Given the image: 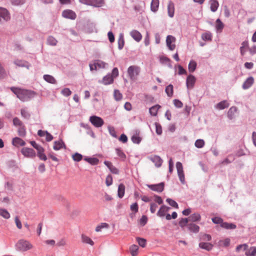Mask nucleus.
<instances>
[{
    "label": "nucleus",
    "mask_w": 256,
    "mask_h": 256,
    "mask_svg": "<svg viewBox=\"0 0 256 256\" xmlns=\"http://www.w3.org/2000/svg\"><path fill=\"white\" fill-rule=\"evenodd\" d=\"M0 216L6 219L10 218V213L4 208H0Z\"/></svg>",
    "instance_id": "4c0bfd02"
},
{
    "label": "nucleus",
    "mask_w": 256,
    "mask_h": 256,
    "mask_svg": "<svg viewBox=\"0 0 256 256\" xmlns=\"http://www.w3.org/2000/svg\"><path fill=\"white\" fill-rule=\"evenodd\" d=\"M114 96L115 100L117 101L122 100V94L118 90H114Z\"/></svg>",
    "instance_id": "de8ad7c7"
},
{
    "label": "nucleus",
    "mask_w": 256,
    "mask_h": 256,
    "mask_svg": "<svg viewBox=\"0 0 256 256\" xmlns=\"http://www.w3.org/2000/svg\"><path fill=\"white\" fill-rule=\"evenodd\" d=\"M254 82V78L252 77H249L246 80L243 84L242 88L244 90H246L250 88Z\"/></svg>",
    "instance_id": "2eb2a0df"
},
{
    "label": "nucleus",
    "mask_w": 256,
    "mask_h": 256,
    "mask_svg": "<svg viewBox=\"0 0 256 256\" xmlns=\"http://www.w3.org/2000/svg\"><path fill=\"white\" fill-rule=\"evenodd\" d=\"M13 124L16 126H22V122L18 118H14L13 119Z\"/></svg>",
    "instance_id": "69168bd1"
},
{
    "label": "nucleus",
    "mask_w": 256,
    "mask_h": 256,
    "mask_svg": "<svg viewBox=\"0 0 256 256\" xmlns=\"http://www.w3.org/2000/svg\"><path fill=\"white\" fill-rule=\"evenodd\" d=\"M125 192V186L124 184H120L118 186V196L120 198H122Z\"/></svg>",
    "instance_id": "c756f323"
},
{
    "label": "nucleus",
    "mask_w": 256,
    "mask_h": 256,
    "mask_svg": "<svg viewBox=\"0 0 256 256\" xmlns=\"http://www.w3.org/2000/svg\"><path fill=\"white\" fill-rule=\"evenodd\" d=\"M188 230L193 232L197 233L199 232L200 230V227L198 225L191 223L188 224Z\"/></svg>",
    "instance_id": "393cba45"
},
{
    "label": "nucleus",
    "mask_w": 256,
    "mask_h": 256,
    "mask_svg": "<svg viewBox=\"0 0 256 256\" xmlns=\"http://www.w3.org/2000/svg\"><path fill=\"white\" fill-rule=\"evenodd\" d=\"M104 164L108 168L110 169V171L114 174H118L119 170H118L114 166L112 165L111 162L108 161H105L104 162Z\"/></svg>",
    "instance_id": "dca6fc26"
},
{
    "label": "nucleus",
    "mask_w": 256,
    "mask_h": 256,
    "mask_svg": "<svg viewBox=\"0 0 256 256\" xmlns=\"http://www.w3.org/2000/svg\"><path fill=\"white\" fill-rule=\"evenodd\" d=\"M90 122L96 128H100L104 124V120L100 117L92 116L90 118Z\"/></svg>",
    "instance_id": "20e7f679"
},
{
    "label": "nucleus",
    "mask_w": 256,
    "mask_h": 256,
    "mask_svg": "<svg viewBox=\"0 0 256 256\" xmlns=\"http://www.w3.org/2000/svg\"><path fill=\"white\" fill-rule=\"evenodd\" d=\"M196 66V63L194 60H191L188 64V70L190 72H193L195 70Z\"/></svg>",
    "instance_id": "c03bdc74"
},
{
    "label": "nucleus",
    "mask_w": 256,
    "mask_h": 256,
    "mask_svg": "<svg viewBox=\"0 0 256 256\" xmlns=\"http://www.w3.org/2000/svg\"><path fill=\"white\" fill-rule=\"evenodd\" d=\"M237 108L236 106H232L228 112V116L230 120L233 119L235 117V114L236 112Z\"/></svg>",
    "instance_id": "aec40b11"
},
{
    "label": "nucleus",
    "mask_w": 256,
    "mask_h": 256,
    "mask_svg": "<svg viewBox=\"0 0 256 256\" xmlns=\"http://www.w3.org/2000/svg\"><path fill=\"white\" fill-rule=\"evenodd\" d=\"M113 81H114V78L112 77V76H111L110 74H108L103 78L102 82L104 84L106 85V84H112L113 82Z\"/></svg>",
    "instance_id": "cd10ccee"
},
{
    "label": "nucleus",
    "mask_w": 256,
    "mask_h": 256,
    "mask_svg": "<svg viewBox=\"0 0 256 256\" xmlns=\"http://www.w3.org/2000/svg\"><path fill=\"white\" fill-rule=\"evenodd\" d=\"M176 168L179 179L182 183L184 184L185 178L182 164L180 162H177L176 164Z\"/></svg>",
    "instance_id": "39448f33"
},
{
    "label": "nucleus",
    "mask_w": 256,
    "mask_h": 256,
    "mask_svg": "<svg viewBox=\"0 0 256 256\" xmlns=\"http://www.w3.org/2000/svg\"><path fill=\"white\" fill-rule=\"evenodd\" d=\"M245 254L246 256H254L256 254V247H250L248 250L246 251Z\"/></svg>",
    "instance_id": "f704fd0d"
},
{
    "label": "nucleus",
    "mask_w": 256,
    "mask_h": 256,
    "mask_svg": "<svg viewBox=\"0 0 256 256\" xmlns=\"http://www.w3.org/2000/svg\"><path fill=\"white\" fill-rule=\"evenodd\" d=\"M188 220L187 218H182L179 222V225L182 228H184L188 223Z\"/></svg>",
    "instance_id": "603ef678"
},
{
    "label": "nucleus",
    "mask_w": 256,
    "mask_h": 256,
    "mask_svg": "<svg viewBox=\"0 0 256 256\" xmlns=\"http://www.w3.org/2000/svg\"><path fill=\"white\" fill-rule=\"evenodd\" d=\"M130 35L137 42H140L142 38V35L136 30H132Z\"/></svg>",
    "instance_id": "f8f14e48"
},
{
    "label": "nucleus",
    "mask_w": 256,
    "mask_h": 256,
    "mask_svg": "<svg viewBox=\"0 0 256 256\" xmlns=\"http://www.w3.org/2000/svg\"><path fill=\"white\" fill-rule=\"evenodd\" d=\"M84 160L92 165H96L99 162V160L95 158H85Z\"/></svg>",
    "instance_id": "2f4dec72"
},
{
    "label": "nucleus",
    "mask_w": 256,
    "mask_h": 256,
    "mask_svg": "<svg viewBox=\"0 0 256 256\" xmlns=\"http://www.w3.org/2000/svg\"><path fill=\"white\" fill-rule=\"evenodd\" d=\"M14 222H15L16 224V227L20 230L22 229V224L20 220V219L18 216H16L14 218Z\"/></svg>",
    "instance_id": "bf43d9fd"
},
{
    "label": "nucleus",
    "mask_w": 256,
    "mask_h": 256,
    "mask_svg": "<svg viewBox=\"0 0 256 256\" xmlns=\"http://www.w3.org/2000/svg\"><path fill=\"white\" fill-rule=\"evenodd\" d=\"M230 240L229 238H226L224 240H220L218 242L219 247H227L230 244Z\"/></svg>",
    "instance_id": "4be33fe9"
},
{
    "label": "nucleus",
    "mask_w": 256,
    "mask_h": 256,
    "mask_svg": "<svg viewBox=\"0 0 256 256\" xmlns=\"http://www.w3.org/2000/svg\"><path fill=\"white\" fill-rule=\"evenodd\" d=\"M138 246L133 244L130 248V252L132 256H136L138 254Z\"/></svg>",
    "instance_id": "e433bc0d"
},
{
    "label": "nucleus",
    "mask_w": 256,
    "mask_h": 256,
    "mask_svg": "<svg viewBox=\"0 0 256 256\" xmlns=\"http://www.w3.org/2000/svg\"><path fill=\"white\" fill-rule=\"evenodd\" d=\"M160 108V106L158 104L151 107L149 110L150 114L152 116H156Z\"/></svg>",
    "instance_id": "bb28decb"
},
{
    "label": "nucleus",
    "mask_w": 256,
    "mask_h": 256,
    "mask_svg": "<svg viewBox=\"0 0 256 256\" xmlns=\"http://www.w3.org/2000/svg\"><path fill=\"white\" fill-rule=\"evenodd\" d=\"M12 143L16 146H24L26 144V142L22 139L18 137L12 139Z\"/></svg>",
    "instance_id": "f3484780"
},
{
    "label": "nucleus",
    "mask_w": 256,
    "mask_h": 256,
    "mask_svg": "<svg viewBox=\"0 0 256 256\" xmlns=\"http://www.w3.org/2000/svg\"><path fill=\"white\" fill-rule=\"evenodd\" d=\"M165 91L168 96L172 97L174 92L172 85L169 84L168 86H167L166 88Z\"/></svg>",
    "instance_id": "58836bf2"
},
{
    "label": "nucleus",
    "mask_w": 256,
    "mask_h": 256,
    "mask_svg": "<svg viewBox=\"0 0 256 256\" xmlns=\"http://www.w3.org/2000/svg\"><path fill=\"white\" fill-rule=\"evenodd\" d=\"M20 113H21V115L24 118H26V119H29L30 116V114L28 112L25 108H22L21 110V111H20Z\"/></svg>",
    "instance_id": "a18cd8bd"
},
{
    "label": "nucleus",
    "mask_w": 256,
    "mask_h": 256,
    "mask_svg": "<svg viewBox=\"0 0 256 256\" xmlns=\"http://www.w3.org/2000/svg\"><path fill=\"white\" fill-rule=\"evenodd\" d=\"M81 238L82 242L89 244L91 246H93L94 244V242L90 239V238L86 236V235L82 234Z\"/></svg>",
    "instance_id": "5701e85b"
},
{
    "label": "nucleus",
    "mask_w": 256,
    "mask_h": 256,
    "mask_svg": "<svg viewBox=\"0 0 256 256\" xmlns=\"http://www.w3.org/2000/svg\"><path fill=\"white\" fill-rule=\"evenodd\" d=\"M48 44L51 46H56L58 42L57 40L53 36H50L47 40Z\"/></svg>",
    "instance_id": "37998d69"
},
{
    "label": "nucleus",
    "mask_w": 256,
    "mask_h": 256,
    "mask_svg": "<svg viewBox=\"0 0 256 256\" xmlns=\"http://www.w3.org/2000/svg\"><path fill=\"white\" fill-rule=\"evenodd\" d=\"M204 145V142L203 140H198L195 142V146L198 148H202Z\"/></svg>",
    "instance_id": "3c124183"
},
{
    "label": "nucleus",
    "mask_w": 256,
    "mask_h": 256,
    "mask_svg": "<svg viewBox=\"0 0 256 256\" xmlns=\"http://www.w3.org/2000/svg\"><path fill=\"white\" fill-rule=\"evenodd\" d=\"M94 63L96 66L97 69L104 68L106 65V63L100 60H96Z\"/></svg>",
    "instance_id": "09e8293b"
},
{
    "label": "nucleus",
    "mask_w": 256,
    "mask_h": 256,
    "mask_svg": "<svg viewBox=\"0 0 256 256\" xmlns=\"http://www.w3.org/2000/svg\"><path fill=\"white\" fill-rule=\"evenodd\" d=\"M210 10L213 12H215L219 6L218 2L216 0H210Z\"/></svg>",
    "instance_id": "a878e982"
},
{
    "label": "nucleus",
    "mask_w": 256,
    "mask_h": 256,
    "mask_svg": "<svg viewBox=\"0 0 256 256\" xmlns=\"http://www.w3.org/2000/svg\"><path fill=\"white\" fill-rule=\"evenodd\" d=\"M148 186L152 190L161 192L164 190V182H160L156 184H149L148 185Z\"/></svg>",
    "instance_id": "9d476101"
},
{
    "label": "nucleus",
    "mask_w": 256,
    "mask_h": 256,
    "mask_svg": "<svg viewBox=\"0 0 256 256\" xmlns=\"http://www.w3.org/2000/svg\"><path fill=\"white\" fill-rule=\"evenodd\" d=\"M18 133L20 136H24L26 135V129L24 126H21L18 128Z\"/></svg>",
    "instance_id": "680f3d73"
},
{
    "label": "nucleus",
    "mask_w": 256,
    "mask_h": 256,
    "mask_svg": "<svg viewBox=\"0 0 256 256\" xmlns=\"http://www.w3.org/2000/svg\"><path fill=\"white\" fill-rule=\"evenodd\" d=\"M151 160L155 163L156 166H160L162 164V160L158 156H154L151 158Z\"/></svg>",
    "instance_id": "72a5a7b5"
},
{
    "label": "nucleus",
    "mask_w": 256,
    "mask_h": 256,
    "mask_svg": "<svg viewBox=\"0 0 256 256\" xmlns=\"http://www.w3.org/2000/svg\"><path fill=\"white\" fill-rule=\"evenodd\" d=\"M140 72V68L136 66H130L128 69V74L130 78L132 80H136Z\"/></svg>",
    "instance_id": "f03ea898"
},
{
    "label": "nucleus",
    "mask_w": 256,
    "mask_h": 256,
    "mask_svg": "<svg viewBox=\"0 0 256 256\" xmlns=\"http://www.w3.org/2000/svg\"><path fill=\"white\" fill-rule=\"evenodd\" d=\"M159 6V0H152L150 8L152 12H156L158 10Z\"/></svg>",
    "instance_id": "c85d7f7f"
},
{
    "label": "nucleus",
    "mask_w": 256,
    "mask_h": 256,
    "mask_svg": "<svg viewBox=\"0 0 256 256\" xmlns=\"http://www.w3.org/2000/svg\"><path fill=\"white\" fill-rule=\"evenodd\" d=\"M10 19V14L6 9L0 7V22L8 21Z\"/></svg>",
    "instance_id": "6e6552de"
},
{
    "label": "nucleus",
    "mask_w": 256,
    "mask_h": 256,
    "mask_svg": "<svg viewBox=\"0 0 256 256\" xmlns=\"http://www.w3.org/2000/svg\"><path fill=\"white\" fill-rule=\"evenodd\" d=\"M80 1L83 4L94 6H100L103 4V0H80Z\"/></svg>",
    "instance_id": "0eeeda50"
},
{
    "label": "nucleus",
    "mask_w": 256,
    "mask_h": 256,
    "mask_svg": "<svg viewBox=\"0 0 256 256\" xmlns=\"http://www.w3.org/2000/svg\"><path fill=\"white\" fill-rule=\"evenodd\" d=\"M154 202L158 204H162L163 203V200L162 198L158 196L154 195Z\"/></svg>",
    "instance_id": "0e129e2a"
},
{
    "label": "nucleus",
    "mask_w": 256,
    "mask_h": 256,
    "mask_svg": "<svg viewBox=\"0 0 256 256\" xmlns=\"http://www.w3.org/2000/svg\"><path fill=\"white\" fill-rule=\"evenodd\" d=\"M132 140L135 144H139L141 141L140 138L138 135L133 136L132 137Z\"/></svg>",
    "instance_id": "052dcab7"
},
{
    "label": "nucleus",
    "mask_w": 256,
    "mask_h": 256,
    "mask_svg": "<svg viewBox=\"0 0 256 256\" xmlns=\"http://www.w3.org/2000/svg\"><path fill=\"white\" fill-rule=\"evenodd\" d=\"M224 27L223 23L220 21V19H218L216 20V29L218 32H222V30Z\"/></svg>",
    "instance_id": "79ce46f5"
},
{
    "label": "nucleus",
    "mask_w": 256,
    "mask_h": 256,
    "mask_svg": "<svg viewBox=\"0 0 256 256\" xmlns=\"http://www.w3.org/2000/svg\"><path fill=\"white\" fill-rule=\"evenodd\" d=\"M62 16L65 18L71 20H74L76 18V14L75 12L70 10H64L62 13Z\"/></svg>",
    "instance_id": "9b49d317"
},
{
    "label": "nucleus",
    "mask_w": 256,
    "mask_h": 256,
    "mask_svg": "<svg viewBox=\"0 0 256 256\" xmlns=\"http://www.w3.org/2000/svg\"><path fill=\"white\" fill-rule=\"evenodd\" d=\"M61 93L64 96H68L72 94V92L68 88H64L62 90Z\"/></svg>",
    "instance_id": "4d7b16f0"
},
{
    "label": "nucleus",
    "mask_w": 256,
    "mask_h": 256,
    "mask_svg": "<svg viewBox=\"0 0 256 256\" xmlns=\"http://www.w3.org/2000/svg\"><path fill=\"white\" fill-rule=\"evenodd\" d=\"M108 227H109V225L107 223L102 222L99 225L96 226L95 230L96 232H100L102 228H107Z\"/></svg>",
    "instance_id": "ea45409f"
},
{
    "label": "nucleus",
    "mask_w": 256,
    "mask_h": 256,
    "mask_svg": "<svg viewBox=\"0 0 256 256\" xmlns=\"http://www.w3.org/2000/svg\"><path fill=\"white\" fill-rule=\"evenodd\" d=\"M200 218L201 217L199 214L194 213L190 216L188 218V220L190 221L195 222L199 221L200 220Z\"/></svg>",
    "instance_id": "473e14b6"
},
{
    "label": "nucleus",
    "mask_w": 256,
    "mask_h": 256,
    "mask_svg": "<svg viewBox=\"0 0 256 256\" xmlns=\"http://www.w3.org/2000/svg\"><path fill=\"white\" fill-rule=\"evenodd\" d=\"M170 209L169 207L165 205L162 206L157 212V216L160 217H164Z\"/></svg>",
    "instance_id": "ddd939ff"
},
{
    "label": "nucleus",
    "mask_w": 256,
    "mask_h": 256,
    "mask_svg": "<svg viewBox=\"0 0 256 256\" xmlns=\"http://www.w3.org/2000/svg\"><path fill=\"white\" fill-rule=\"evenodd\" d=\"M196 78L192 75H190L186 78V86L188 88H192L195 84Z\"/></svg>",
    "instance_id": "4468645a"
},
{
    "label": "nucleus",
    "mask_w": 256,
    "mask_h": 256,
    "mask_svg": "<svg viewBox=\"0 0 256 256\" xmlns=\"http://www.w3.org/2000/svg\"><path fill=\"white\" fill-rule=\"evenodd\" d=\"M21 152L24 156L27 158H34L36 156L34 150L31 148H24L22 149Z\"/></svg>",
    "instance_id": "423d86ee"
},
{
    "label": "nucleus",
    "mask_w": 256,
    "mask_h": 256,
    "mask_svg": "<svg viewBox=\"0 0 256 256\" xmlns=\"http://www.w3.org/2000/svg\"><path fill=\"white\" fill-rule=\"evenodd\" d=\"M168 16L172 18L174 13V6L173 2H170L168 6Z\"/></svg>",
    "instance_id": "a211bd4d"
},
{
    "label": "nucleus",
    "mask_w": 256,
    "mask_h": 256,
    "mask_svg": "<svg viewBox=\"0 0 256 256\" xmlns=\"http://www.w3.org/2000/svg\"><path fill=\"white\" fill-rule=\"evenodd\" d=\"M137 242L138 244L142 247L144 248L146 245V240L143 238H136Z\"/></svg>",
    "instance_id": "8fccbe9b"
},
{
    "label": "nucleus",
    "mask_w": 256,
    "mask_h": 256,
    "mask_svg": "<svg viewBox=\"0 0 256 256\" xmlns=\"http://www.w3.org/2000/svg\"><path fill=\"white\" fill-rule=\"evenodd\" d=\"M212 34L210 32H206L204 33L202 35V38L204 40H212Z\"/></svg>",
    "instance_id": "a19ab883"
},
{
    "label": "nucleus",
    "mask_w": 256,
    "mask_h": 256,
    "mask_svg": "<svg viewBox=\"0 0 256 256\" xmlns=\"http://www.w3.org/2000/svg\"><path fill=\"white\" fill-rule=\"evenodd\" d=\"M64 144L62 140L56 141L54 142L53 148L56 150H58L64 146Z\"/></svg>",
    "instance_id": "412c9836"
},
{
    "label": "nucleus",
    "mask_w": 256,
    "mask_h": 256,
    "mask_svg": "<svg viewBox=\"0 0 256 256\" xmlns=\"http://www.w3.org/2000/svg\"><path fill=\"white\" fill-rule=\"evenodd\" d=\"M221 227L226 229H235L236 228V224L232 223L224 222L221 224Z\"/></svg>",
    "instance_id": "7c9ffc66"
},
{
    "label": "nucleus",
    "mask_w": 256,
    "mask_h": 256,
    "mask_svg": "<svg viewBox=\"0 0 256 256\" xmlns=\"http://www.w3.org/2000/svg\"><path fill=\"white\" fill-rule=\"evenodd\" d=\"M212 221L214 224H222L223 223V220L222 218L219 217H214L212 218Z\"/></svg>",
    "instance_id": "338daca9"
},
{
    "label": "nucleus",
    "mask_w": 256,
    "mask_h": 256,
    "mask_svg": "<svg viewBox=\"0 0 256 256\" xmlns=\"http://www.w3.org/2000/svg\"><path fill=\"white\" fill-rule=\"evenodd\" d=\"M229 106V104L226 100H223L218 103L216 108L218 110H223Z\"/></svg>",
    "instance_id": "b1692460"
},
{
    "label": "nucleus",
    "mask_w": 256,
    "mask_h": 256,
    "mask_svg": "<svg viewBox=\"0 0 256 256\" xmlns=\"http://www.w3.org/2000/svg\"><path fill=\"white\" fill-rule=\"evenodd\" d=\"M14 63L16 65H17L19 66H22V67L27 66L28 67V62H26L22 60H16L14 62Z\"/></svg>",
    "instance_id": "49530a36"
},
{
    "label": "nucleus",
    "mask_w": 256,
    "mask_h": 256,
    "mask_svg": "<svg viewBox=\"0 0 256 256\" xmlns=\"http://www.w3.org/2000/svg\"><path fill=\"white\" fill-rule=\"evenodd\" d=\"M18 246L20 249L24 251H26L33 248L32 244L28 241L21 240L18 242Z\"/></svg>",
    "instance_id": "7ed1b4c3"
},
{
    "label": "nucleus",
    "mask_w": 256,
    "mask_h": 256,
    "mask_svg": "<svg viewBox=\"0 0 256 256\" xmlns=\"http://www.w3.org/2000/svg\"><path fill=\"white\" fill-rule=\"evenodd\" d=\"M166 201L170 205L176 208H178V204L174 200L170 199V198H167Z\"/></svg>",
    "instance_id": "864d4df0"
},
{
    "label": "nucleus",
    "mask_w": 256,
    "mask_h": 256,
    "mask_svg": "<svg viewBox=\"0 0 256 256\" xmlns=\"http://www.w3.org/2000/svg\"><path fill=\"white\" fill-rule=\"evenodd\" d=\"M124 42L122 37L120 38L118 40V46L120 50H122L124 46Z\"/></svg>",
    "instance_id": "774afa93"
},
{
    "label": "nucleus",
    "mask_w": 256,
    "mask_h": 256,
    "mask_svg": "<svg viewBox=\"0 0 256 256\" xmlns=\"http://www.w3.org/2000/svg\"><path fill=\"white\" fill-rule=\"evenodd\" d=\"M10 90L22 102L28 101L36 95L34 92L26 89L12 87Z\"/></svg>",
    "instance_id": "f257e3e1"
},
{
    "label": "nucleus",
    "mask_w": 256,
    "mask_h": 256,
    "mask_svg": "<svg viewBox=\"0 0 256 256\" xmlns=\"http://www.w3.org/2000/svg\"><path fill=\"white\" fill-rule=\"evenodd\" d=\"M67 244V240L66 238H62L59 240L57 242L56 245L58 246H64Z\"/></svg>",
    "instance_id": "5fc2aeb1"
},
{
    "label": "nucleus",
    "mask_w": 256,
    "mask_h": 256,
    "mask_svg": "<svg viewBox=\"0 0 256 256\" xmlns=\"http://www.w3.org/2000/svg\"><path fill=\"white\" fill-rule=\"evenodd\" d=\"M106 184L108 186H110L112 184V178L111 175H108L106 180Z\"/></svg>",
    "instance_id": "13d9d810"
},
{
    "label": "nucleus",
    "mask_w": 256,
    "mask_h": 256,
    "mask_svg": "<svg viewBox=\"0 0 256 256\" xmlns=\"http://www.w3.org/2000/svg\"><path fill=\"white\" fill-rule=\"evenodd\" d=\"M72 158L74 161L80 162L82 158V156L78 153H76L72 156Z\"/></svg>",
    "instance_id": "6e6d98bb"
},
{
    "label": "nucleus",
    "mask_w": 256,
    "mask_h": 256,
    "mask_svg": "<svg viewBox=\"0 0 256 256\" xmlns=\"http://www.w3.org/2000/svg\"><path fill=\"white\" fill-rule=\"evenodd\" d=\"M44 78L46 81L47 82H48L49 83L52 84H54L56 83V80L54 79V78L50 75H48V74L44 75Z\"/></svg>",
    "instance_id": "c9c22d12"
},
{
    "label": "nucleus",
    "mask_w": 256,
    "mask_h": 256,
    "mask_svg": "<svg viewBox=\"0 0 256 256\" xmlns=\"http://www.w3.org/2000/svg\"><path fill=\"white\" fill-rule=\"evenodd\" d=\"M157 208L158 205L156 203L152 202L150 204V210L152 214H154L156 212Z\"/></svg>",
    "instance_id": "e2e57ef3"
},
{
    "label": "nucleus",
    "mask_w": 256,
    "mask_h": 256,
    "mask_svg": "<svg viewBox=\"0 0 256 256\" xmlns=\"http://www.w3.org/2000/svg\"><path fill=\"white\" fill-rule=\"evenodd\" d=\"M176 42V38L170 35L167 36L166 39V45L170 50H174L176 48V45L174 44Z\"/></svg>",
    "instance_id": "1a4fd4ad"
},
{
    "label": "nucleus",
    "mask_w": 256,
    "mask_h": 256,
    "mask_svg": "<svg viewBox=\"0 0 256 256\" xmlns=\"http://www.w3.org/2000/svg\"><path fill=\"white\" fill-rule=\"evenodd\" d=\"M199 246L202 249L210 251L212 248L213 245L210 243L202 242L199 244Z\"/></svg>",
    "instance_id": "6ab92c4d"
}]
</instances>
